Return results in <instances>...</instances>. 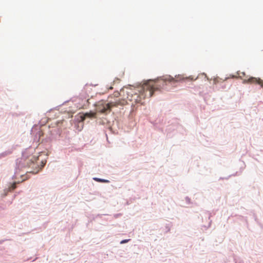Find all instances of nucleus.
Listing matches in <instances>:
<instances>
[{"label":"nucleus","mask_w":263,"mask_h":263,"mask_svg":"<svg viewBox=\"0 0 263 263\" xmlns=\"http://www.w3.org/2000/svg\"><path fill=\"white\" fill-rule=\"evenodd\" d=\"M159 81L149 80L137 88H130L126 90L127 95L126 99L130 102L140 103L146 97H151L154 91L159 89Z\"/></svg>","instance_id":"obj_1"},{"label":"nucleus","mask_w":263,"mask_h":263,"mask_svg":"<svg viewBox=\"0 0 263 263\" xmlns=\"http://www.w3.org/2000/svg\"><path fill=\"white\" fill-rule=\"evenodd\" d=\"M127 103V100L125 99H121L115 102H111L106 103L105 102L99 101L96 104V110L98 112L104 113L107 110H110V108L114 106L118 105H124Z\"/></svg>","instance_id":"obj_2"},{"label":"nucleus","mask_w":263,"mask_h":263,"mask_svg":"<svg viewBox=\"0 0 263 263\" xmlns=\"http://www.w3.org/2000/svg\"><path fill=\"white\" fill-rule=\"evenodd\" d=\"M243 83L258 84L263 87V81L259 78L250 77L243 80Z\"/></svg>","instance_id":"obj_3"},{"label":"nucleus","mask_w":263,"mask_h":263,"mask_svg":"<svg viewBox=\"0 0 263 263\" xmlns=\"http://www.w3.org/2000/svg\"><path fill=\"white\" fill-rule=\"evenodd\" d=\"M96 113L92 112H86L80 116L81 121H84L86 118H92L95 116Z\"/></svg>","instance_id":"obj_4"},{"label":"nucleus","mask_w":263,"mask_h":263,"mask_svg":"<svg viewBox=\"0 0 263 263\" xmlns=\"http://www.w3.org/2000/svg\"><path fill=\"white\" fill-rule=\"evenodd\" d=\"M93 179L95 180V181H97L100 182H109V181L107 180L100 179L98 178H93Z\"/></svg>","instance_id":"obj_5"},{"label":"nucleus","mask_w":263,"mask_h":263,"mask_svg":"<svg viewBox=\"0 0 263 263\" xmlns=\"http://www.w3.org/2000/svg\"><path fill=\"white\" fill-rule=\"evenodd\" d=\"M163 83H164L165 81H170V82H172V81H174V79L173 78H170V77H169L168 78H166V79L163 80Z\"/></svg>","instance_id":"obj_6"},{"label":"nucleus","mask_w":263,"mask_h":263,"mask_svg":"<svg viewBox=\"0 0 263 263\" xmlns=\"http://www.w3.org/2000/svg\"><path fill=\"white\" fill-rule=\"evenodd\" d=\"M120 93L118 91L115 92L114 93V96L116 97H118L120 96Z\"/></svg>","instance_id":"obj_7"},{"label":"nucleus","mask_w":263,"mask_h":263,"mask_svg":"<svg viewBox=\"0 0 263 263\" xmlns=\"http://www.w3.org/2000/svg\"><path fill=\"white\" fill-rule=\"evenodd\" d=\"M16 188V184L15 183H13L11 186L12 190H14Z\"/></svg>","instance_id":"obj_8"},{"label":"nucleus","mask_w":263,"mask_h":263,"mask_svg":"<svg viewBox=\"0 0 263 263\" xmlns=\"http://www.w3.org/2000/svg\"><path fill=\"white\" fill-rule=\"evenodd\" d=\"M128 240H129V239L123 240L122 241H121V243H126V242H128Z\"/></svg>","instance_id":"obj_9"},{"label":"nucleus","mask_w":263,"mask_h":263,"mask_svg":"<svg viewBox=\"0 0 263 263\" xmlns=\"http://www.w3.org/2000/svg\"><path fill=\"white\" fill-rule=\"evenodd\" d=\"M109 89H112V87H110L109 88Z\"/></svg>","instance_id":"obj_10"},{"label":"nucleus","mask_w":263,"mask_h":263,"mask_svg":"<svg viewBox=\"0 0 263 263\" xmlns=\"http://www.w3.org/2000/svg\"><path fill=\"white\" fill-rule=\"evenodd\" d=\"M242 74H243V76H245V73H244V72H243V73H242Z\"/></svg>","instance_id":"obj_11"},{"label":"nucleus","mask_w":263,"mask_h":263,"mask_svg":"<svg viewBox=\"0 0 263 263\" xmlns=\"http://www.w3.org/2000/svg\"><path fill=\"white\" fill-rule=\"evenodd\" d=\"M121 92H124V90H123L121 91Z\"/></svg>","instance_id":"obj_12"}]
</instances>
